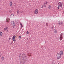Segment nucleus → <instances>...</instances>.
Masks as SVG:
<instances>
[{
	"instance_id": "obj_38",
	"label": "nucleus",
	"mask_w": 64,
	"mask_h": 64,
	"mask_svg": "<svg viewBox=\"0 0 64 64\" xmlns=\"http://www.w3.org/2000/svg\"><path fill=\"white\" fill-rule=\"evenodd\" d=\"M14 6L15 7H16V6Z\"/></svg>"
},
{
	"instance_id": "obj_17",
	"label": "nucleus",
	"mask_w": 64,
	"mask_h": 64,
	"mask_svg": "<svg viewBox=\"0 0 64 64\" xmlns=\"http://www.w3.org/2000/svg\"><path fill=\"white\" fill-rule=\"evenodd\" d=\"M57 31L56 30H55V31H54V33H55L56 34L57 33Z\"/></svg>"
},
{
	"instance_id": "obj_18",
	"label": "nucleus",
	"mask_w": 64,
	"mask_h": 64,
	"mask_svg": "<svg viewBox=\"0 0 64 64\" xmlns=\"http://www.w3.org/2000/svg\"><path fill=\"white\" fill-rule=\"evenodd\" d=\"M51 6H50V5H49V6L48 7V8H49V9H50V8H51Z\"/></svg>"
},
{
	"instance_id": "obj_23",
	"label": "nucleus",
	"mask_w": 64,
	"mask_h": 64,
	"mask_svg": "<svg viewBox=\"0 0 64 64\" xmlns=\"http://www.w3.org/2000/svg\"><path fill=\"white\" fill-rule=\"evenodd\" d=\"M58 22V24L59 25H60V22Z\"/></svg>"
},
{
	"instance_id": "obj_33",
	"label": "nucleus",
	"mask_w": 64,
	"mask_h": 64,
	"mask_svg": "<svg viewBox=\"0 0 64 64\" xmlns=\"http://www.w3.org/2000/svg\"><path fill=\"white\" fill-rule=\"evenodd\" d=\"M46 4H47V3H48V2H46Z\"/></svg>"
},
{
	"instance_id": "obj_16",
	"label": "nucleus",
	"mask_w": 64,
	"mask_h": 64,
	"mask_svg": "<svg viewBox=\"0 0 64 64\" xmlns=\"http://www.w3.org/2000/svg\"><path fill=\"white\" fill-rule=\"evenodd\" d=\"M17 14H19V10H18L17 11Z\"/></svg>"
},
{
	"instance_id": "obj_22",
	"label": "nucleus",
	"mask_w": 64,
	"mask_h": 64,
	"mask_svg": "<svg viewBox=\"0 0 64 64\" xmlns=\"http://www.w3.org/2000/svg\"><path fill=\"white\" fill-rule=\"evenodd\" d=\"M26 33L27 34H29V32H28V31L26 32Z\"/></svg>"
},
{
	"instance_id": "obj_29",
	"label": "nucleus",
	"mask_w": 64,
	"mask_h": 64,
	"mask_svg": "<svg viewBox=\"0 0 64 64\" xmlns=\"http://www.w3.org/2000/svg\"><path fill=\"white\" fill-rule=\"evenodd\" d=\"M20 12H21V13H23V11L22 10H21Z\"/></svg>"
},
{
	"instance_id": "obj_39",
	"label": "nucleus",
	"mask_w": 64,
	"mask_h": 64,
	"mask_svg": "<svg viewBox=\"0 0 64 64\" xmlns=\"http://www.w3.org/2000/svg\"><path fill=\"white\" fill-rule=\"evenodd\" d=\"M62 22H61V23H62Z\"/></svg>"
},
{
	"instance_id": "obj_8",
	"label": "nucleus",
	"mask_w": 64,
	"mask_h": 64,
	"mask_svg": "<svg viewBox=\"0 0 64 64\" xmlns=\"http://www.w3.org/2000/svg\"><path fill=\"white\" fill-rule=\"evenodd\" d=\"M11 23H12V26H14L15 25V22H14V21H12L11 22Z\"/></svg>"
},
{
	"instance_id": "obj_11",
	"label": "nucleus",
	"mask_w": 64,
	"mask_h": 64,
	"mask_svg": "<svg viewBox=\"0 0 64 64\" xmlns=\"http://www.w3.org/2000/svg\"><path fill=\"white\" fill-rule=\"evenodd\" d=\"M4 57L2 56L1 58V60L3 61V60H4Z\"/></svg>"
},
{
	"instance_id": "obj_12",
	"label": "nucleus",
	"mask_w": 64,
	"mask_h": 64,
	"mask_svg": "<svg viewBox=\"0 0 64 64\" xmlns=\"http://www.w3.org/2000/svg\"><path fill=\"white\" fill-rule=\"evenodd\" d=\"M24 55V53H23L22 52L20 54V56H21V55Z\"/></svg>"
},
{
	"instance_id": "obj_41",
	"label": "nucleus",
	"mask_w": 64,
	"mask_h": 64,
	"mask_svg": "<svg viewBox=\"0 0 64 64\" xmlns=\"http://www.w3.org/2000/svg\"><path fill=\"white\" fill-rule=\"evenodd\" d=\"M14 28V27L13 26Z\"/></svg>"
},
{
	"instance_id": "obj_3",
	"label": "nucleus",
	"mask_w": 64,
	"mask_h": 64,
	"mask_svg": "<svg viewBox=\"0 0 64 64\" xmlns=\"http://www.w3.org/2000/svg\"><path fill=\"white\" fill-rule=\"evenodd\" d=\"M57 57L58 59L61 58V54H60V53H58L57 54Z\"/></svg>"
},
{
	"instance_id": "obj_31",
	"label": "nucleus",
	"mask_w": 64,
	"mask_h": 64,
	"mask_svg": "<svg viewBox=\"0 0 64 64\" xmlns=\"http://www.w3.org/2000/svg\"><path fill=\"white\" fill-rule=\"evenodd\" d=\"M12 43H13V42H11L10 44H12Z\"/></svg>"
},
{
	"instance_id": "obj_43",
	"label": "nucleus",
	"mask_w": 64,
	"mask_h": 64,
	"mask_svg": "<svg viewBox=\"0 0 64 64\" xmlns=\"http://www.w3.org/2000/svg\"><path fill=\"white\" fill-rule=\"evenodd\" d=\"M58 64H59V63H58Z\"/></svg>"
},
{
	"instance_id": "obj_40",
	"label": "nucleus",
	"mask_w": 64,
	"mask_h": 64,
	"mask_svg": "<svg viewBox=\"0 0 64 64\" xmlns=\"http://www.w3.org/2000/svg\"><path fill=\"white\" fill-rule=\"evenodd\" d=\"M28 38H27V40H28Z\"/></svg>"
},
{
	"instance_id": "obj_44",
	"label": "nucleus",
	"mask_w": 64,
	"mask_h": 64,
	"mask_svg": "<svg viewBox=\"0 0 64 64\" xmlns=\"http://www.w3.org/2000/svg\"><path fill=\"white\" fill-rule=\"evenodd\" d=\"M30 56H31V55H30Z\"/></svg>"
},
{
	"instance_id": "obj_19",
	"label": "nucleus",
	"mask_w": 64,
	"mask_h": 64,
	"mask_svg": "<svg viewBox=\"0 0 64 64\" xmlns=\"http://www.w3.org/2000/svg\"><path fill=\"white\" fill-rule=\"evenodd\" d=\"M44 7H46V4L44 3Z\"/></svg>"
},
{
	"instance_id": "obj_28",
	"label": "nucleus",
	"mask_w": 64,
	"mask_h": 64,
	"mask_svg": "<svg viewBox=\"0 0 64 64\" xmlns=\"http://www.w3.org/2000/svg\"><path fill=\"white\" fill-rule=\"evenodd\" d=\"M46 26H48V23H46Z\"/></svg>"
},
{
	"instance_id": "obj_27",
	"label": "nucleus",
	"mask_w": 64,
	"mask_h": 64,
	"mask_svg": "<svg viewBox=\"0 0 64 64\" xmlns=\"http://www.w3.org/2000/svg\"><path fill=\"white\" fill-rule=\"evenodd\" d=\"M4 31H6V28H4Z\"/></svg>"
},
{
	"instance_id": "obj_24",
	"label": "nucleus",
	"mask_w": 64,
	"mask_h": 64,
	"mask_svg": "<svg viewBox=\"0 0 64 64\" xmlns=\"http://www.w3.org/2000/svg\"><path fill=\"white\" fill-rule=\"evenodd\" d=\"M6 30H8V27H6L5 28Z\"/></svg>"
},
{
	"instance_id": "obj_26",
	"label": "nucleus",
	"mask_w": 64,
	"mask_h": 64,
	"mask_svg": "<svg viewBox=\"0 0 64 64\" xmlns=\"http://www.w3.org/2000/svg\"><path fill=\"white\" fill-rule=\"evenodd\" d=\"M60 8V6H58V7H57V8H58V9H60V8Z\"/></svg>"
},
{
	"instance_id": "obj_13",
	"label": "nucleus",
	"mask_w": 64,
	"mask_h": 64,
	"mask_svg": "<svg viewBox=\"0 0 64 64\" xmlns=\"http://www.w3.org/2000/svg\"><path fill=\"white\" fill-rule=\"evenodd\" d=\"M0 35L1 36H2V32H0Z\"/></svg>"
},
{
	"instance_id": "obj_25",
	"label": "nucleus",
	"mask_w": 64,
	"mask_h": 64,
	"mask_svg": "<svg viewBox=\"0 0 64 64\" xmlns=\"http://www.w3.org/2000/svg\"><path fill=\"white\" fill-rule=\"evenodd\" d=\"M9 12L11 13V12H12V11H11V10H10L9 11Z\"/></svg>"
},
{
	"instance_id": "obj_7",
	"label": "nucleus",
	"mask_w": 64,
	"mask_h": 64,
	"mask_svg": "<svg viewBox=\"0 0 64 64\" xmlns=\"http://www.w3.org/2000/svg\"><path fill=\"white\" fill-rule=\"evenodd\" d=\"M34 13L36 14H38V10L37 9L36 10H35Z\"/></svg>"
},
{
	"instance_id": "obj_42",
	"label": "nucleus",
	"mask_w": 64,
	"mask_h": 64,
	"mask_svg": "<svg viewBox=\"0 0 64 64\" xmlns=\"http://www.w3.org/2000/svg\"><path fill=\"white\" fill-rule=\"evenodd\" d=\"M19 57H20V56H19Z\"/></svg>"
},
{
	"instance_id": "obj_5",
	"label": "nucleus",
	"mask_w": 64,
	"mask_h": 64,
	"mask_svg": "<svg viewBox=\"0 0 64 64\" xmlns=\"http://www.w3.org/2000/svg\"><path fill=\"white\" fill-rule=\"evenodd\" d=\"M16 37V36L14 35L13 36L12 38V40H13V41H15V38Z\"/></svg>"
},
{
	"instance_id": "obj_37",
	"label": "nucleus",
	"mask_w": 64,
	"mask_h": 64,
	"mask_svg": "<svg viewBox=\"0 0 64 64\" xmlns=\"http://www.w3.org/2000/svg\"><path fill=\"white\" fill-rule=\"evenodd\" d=\"M60 25H62V23H60Z\"/></svg>"
},
{
	"instance_id": "obj_10",
	"label": "nucleus",
	"mask_w": 64,
	"mask_h": 64,
	"mask_svg": "<svg viewBox=\"0 0 64 64\" xmlns=\"http://www.w3.org/2000/svg\"><path fill=\"white\" fill-rule=\"evenodd\" d=\"M10 7H12V2H10Z\"/></svg>"
},
{
	"instance_id": "obj_36",
	"label": "nucleus",
	"mask_w": 64,
	"mask_h": 64,
	"mask_svg": "<svg viewBox=\"0 0 64 64\" xmlns=\"http://www.w3.org/2000/svg\"><path fill=\"white\" fill-rule=\"evenodd\" d=\"M14 42H16V40H14Z\"/></svg>"
},
{
	"instance_id": "obj_14",
	"label": "nucleus",
	"mask_w": 64,
	"mask_h": 64,
	"mask_svg": "<svg viewBox=\"0 0 64 64\" xmlns=\"http://www.w3.org/2000/svg\"><path fill=\"white\" fill-rule=\"evenodd\" d=\"M14 16V14H12L10 15V16L12 17V16Z\"/></svg>"
},
{
	"instance_id": "obj_2",
	"label": "nucleus",
	"mask_w": 64,
	"mask_h": 64,
	"mask_svg": "<svg viewBox=\"0 0 64 64\" xmlns=\"http://www.w3.org/2000/svg\"><path fill=\"white\" fill-rule=\"evenodd\" d=\"M58 6H59V7L60 6L61 8H62V6H63V3H61L60 2L58 3Z\"/></svg>"
},
{
	"instance_id": "obj_1",
	"label": "nucleus",
	"mask_w": 64,
	"mask_h": 64,
	"mask_svg": "<svg viewBox=\"0 0 64 64\" xmlns=\"http://www.w3.org/2000/svg\"><path fill=\"white\" fill-rule=\"evenodd\" d=\"M22 60L21 62H20V64H24L26 62L25 61L27 60V58L25 57H23L22 58Z\"/></svg>"
},
{
	"instance_id": "obj_15",
	"label": "nucleus",
	"mask_w": 64,
	"mask_h": 64,
	"mask_svg": "<svg viewBox=\"0 0 64 64\" xmlns=\"http://www.w3.org/2000/svg\"><path fill=\"white\" fill-rule=\"evenodd\" d=\"M55 62H54V60L52 61V64H55Z\"/></svg>"
},
{
	"instance_id": "obj_30",
	"label": "nucleus",
	"mask_w": 64,
	"mask_h": 64,
	"mask_svg": "<svg viewBox=\"0 0 64 64\" xmlns=\"http://www.w3.org/2000/svg\"><path fill=\"white\" fill-rule=\"evenodd\" d=\"M52 29H53V27L52 26Z\"/></svg>"
},
{
	"instance_id": "obj_21",
	"label": "nucleus",
	"mask_w": 64,
	"mask_h": 64,
	"mask_svg": "<svg viewBox=\"0 0 64 64\" xmlns=\"http://www.w3.org/2000/svg\"><path fill=\"white\" fill-rule=\"evenodd\" d=\"M18 38L19 39H21V36H18Z\"/></svg>"
},
{
	"instance_id": "obj_6",
	"label": "nucleus",
	"mask_w": 64,
	"mask_h": 64,
	"mask_svg": "<svg viewBox=\"0 0 64 64\" xmlns=\"http://www.w3.org/2000/svg\"><path fill=\"white\" fill-rule=\"evenodd\" d=\"M6 22L8 23H9L10 22V18H7L6 19Z\"/></svg>"
},
{
	"instance_id": "obj_20",
	"label": "nucleus",
	"mask_w": 64,
	"mask_h": 64,
	"mask_svg": "<svg viewBox=\"0 0 64 64\" xmlns=\"http://www.w3.org/2000/svg\"><path fill=\"white\" fill-rule=\"evenodd\" d=\"M20 25L21 26V27H23V26L22 25V24L21 23H20Z\"/></svg>"
},
{
	"instance_id": "obj_32",
	"label": "nucleus",
	"mask_w": 64,
	"mask_h": 64,
	"mask_svg": "<svg viewBox=\"0 0 64 64\" xmlns=\"http://www.w3.org/2000/svg\"><path fill=\"white\" fill-rule=\"evenodd\" d=\"M43 7H44L43 6H42V8H43Z\"/></svg>"
},
{
	"instance_id": "obj_9",
	"label": "nucleus",
	"mask_w": 64,
	"mask_h": 64,
	"mask_svg": "<svg viewBox=\"0 0 64 64\" xmlns=\"http://www.w3.org/2000/svg\"><path fill=\"white\" fill-rule=\"evenodd\" d=\"M60 55H63V51H62V50H61L60 52Z\"/></svg>"
},
{
	"instance_id": "obj_34",
	"label": "nucleus",
	"mask_w": 64,
	"mask_h": 64,
	"mask_svg": "<svg viewBox=\"0 0 64 64\" xmlns=\"http://www.w3.org/2000/svg\"><path fill=\"white\" fill-rule=\"evenodd\" d=\"M6 31H7V32H8V30H6Z\"/></svg>"
},
{
	"instance_id": "obj_35",
	"label": "nucleus",
	"mask_w": 64,
	"mask_h": 64,
	"mask_svg": "<svg viewBox=\"0 0 64 64\" xmlns=\"http://www.w3.org/2000/svg\"><path fill=\"white\" fill-rule=\"evenodd\" d=\"M9 40H10V39H11V38H9Z\"/></svg>"
},
{
	"instance_id": "obj_4",
	"label": "nucleus",
	"mask_w": 64,
	"mask_h": 64,
	"mask_svg": "<svg viewBox=\"0 0 64 64\" xmlns=\"http://www.w3.org/2000/svg\"><path fill=\"white\" fill-rule=\"evenodd\" d=\"M64 35V34H61L60 35V40H62V38H63V37H64V36H62Z\"/></svg>"
}]
</instances>
